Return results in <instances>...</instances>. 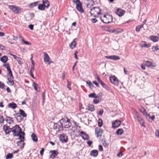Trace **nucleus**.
Segmentation results:
<instances>
[{
	"mask_svg": "<svg viewBox=\"0 0 159 159\" xmlns=\"http://www.w3.org/2000/svg\"><path fill=\"white\" fill-rule=\"evenodd\" d=\"M31 137L32 139L34 141L36 142L37 141L38 138H37V137L34 133H33L31 134Z\"/></svg>",
	"mask_w": 159,
	"mask_h": 159,
	"instance_id": "cd10ccee",
	"label": "nucleus"
},
{
	"mask_svg": "<svg viewBox=\"0 0 159 159\" xmlns=\"http://www.w3.org/2000/svg\"><path fill=\"white\" fill-rule=\"evenodd\" d=\"M86 83L87 84H88L90 89H92L93 87V85L90 81H86Z\"/></svg>",
	"mask_w": 159,
	"mask_h": 159,
	"instance_id": "c9c22d12",
	"label": "nucleus"
},
{
	"mask_svg": "<svg viewBox=\"0 0 159 159\" xmlns=\"http://www.w3.org/2000/svg\"><path fill=\"white\" fill-rule=\"evenodd\" d=\"M44 151V149L43 148H42L40 151V154L41 155H42L43 154V152Z\"/></svg>",
	"mask_w": 159,
	"mask_h": 159,
	"instance_id": "69168bd1",
	"label": "nucleus"
},
{
	"mask_svg": "<svg viewBox=\"0 0 159 159\" xmlns=\"http://www.w3.org/2000/svg\"><path fill=\"white\" fill-rule=\"evenodd\" d=\"M110 81L112 84L116 86H118V79L115 76H110Z\"/></svg>",
	"mask_w": 159,
	"mask_h": 159,
	"instance_id": "39448f33",
	"label": "nucleus"
},
{
	"mask_svg": "<svg viewBox=\"0 0 159 159\" xmlns=\"http://www.w3.org/2000/svg\"><path fill=\"white\" fill-rule=\"evenodd\" d=\"M93 103L95 104L98 103L99 102V101L98 100H97L96 99H94L93 100Z\"/></svg>",
	"mask_w": 159,
	"mask_h": 159,
	"instance_id": "0e129e2a",
	"label": "nucleus"
},
{
	"mask_svg": "<svg viewBox=\"0 0 159 159\" xmlns=\"http://www.w3.org/2000/svg\"><path fill=\"white\" fill-rule=\"evenodd\" d=\"M18 62V63L19 64H21L22 63V59L18 57L16 59Z\"/></svg>",
	"mask_w": 159,
	"mask_h": 159,
	"instance_id": "79ce46f5",
	"label": "nucleus"
},
{
	"mask_svg": "<svg viewBox=\"0 0 159 159\" xmlns=\"http://www.w3.org/2000/svg\"><path fill=\"white\" fill-rule=\"evenodd\" d=\"M96 134L97 135V137H100L102 136V129H96L95 130Z\"/></svg>",
	"mask_w": 159,
	"mask_h": 159,
	"instance_id": "6ab92c4d",
	"label": "nucleus"
},
{
	"mask_svg": "<svg viewBox=\"0 0 159 159\" xmlns=\"http://www.w3.org/2000/svg\"><path fill=\"white\" fill-rule=\"evenodd\" d=\"M3 129L6 135L9 134L11 131V128L9 126L6 125H4L3 126Z\"/></svg>",
	"mask_w": 159,
	"mask_h": 159,
	"instance_id": "6e6552de",
	"label": "nucleus"
},
{
	"mask_svg": "<svg viewBox=\"0 0 159 159\" xmlns=\"http://www.w3.org/2000/svg\"><path fill=\"white\" fill-rule=\"evenodd\" d=\"M22 136L23 137V138H20V137H19V139H20V141H19L17 142V145L18 146H20V144H21V143H22V145L21 146V148H23L24 145V143H23V139L24 138V136Z\"/></svg>",
	"mask_w": 159,
	"mask_h": 159,
	"instance_id": "f3484780",
	"label": "nucleus"
},
{
	"mask_svg": "<svg viewBox=\"0 0 159 159\" xmlns=\"http://www.w3.org/2000/svg\"><path fill=\"white\" fill-rule=\"evenodd\" d=\"M98 149L99 151H102L103 150L102 147V145H99L98 146Z\"/></svg>",
	"mask_w": 159,
	"mask_h": 159,
	"instance_id": "13d9d810",
	"label": "nucleus"
},
{
	"mask_svg": "<svg viewBox=\"0 0 159 159\" xmlns=\"http://www.w3.org/2000/svg\"><path fill=\"white\" fill-rule=\"evenodd\" d=\"M154 49L155 51H157L159 49V46L158 45H156L155 46H153L152 47V49Z\"/></svg>",
	"mask_w": 159,
	"mask_h": 159,
	"instance_id": "8fccbe9b",
	"label": "nucleus"
},
{
	"mask_svg": "<svg viewBox=\"0 0 159 159\" xmlns=\"http://www.w3.org/2000/svg\"><path fill=\"white\" fill-rule=\"evenodd\" d=\"M43 2L45 7H48L49 6V2L48 0H43Z\"/></svg>",
	"mask_w": 159,
	"mask_h": 159,
	"instance_id": "bb28decb",
	"label": "nucleus"
},
{
	"mask_svg": "<svg viewBox=\"0 0 159 159\" xmlns=\"http://www.w3.org/2000/svg\"><path fill=\"white\" fill-rule=\"evenodd\" d=\"M144 64L145 66H146L148 67H155L156 66L155 64L149 61H145L144 62Z\"/></svg>",
	"mask_w": 159,
	"mask_h": 159,
	"instance_id": "f8f14e48",
	"label": "nucleus"
},
{
	"mask_svg": "<svg viewBox=\"0 0 159 159\" xmlns=\"http://www.w3.org/2000/svg\"><path fill=\"white\" fill-rule=\"evenodd\" d=\"M45 7V6H44L43 4H39L38 5V9L39 10H40L42 11H43L44 10Z\"/></svg>",
	"mask_w": 159,
	"mask_h": 159,
	"instance_id": "c85d7f7f",
	"label": "nucleus"
},
{
	"mask_svg": "<svg viewBox=\"0 0 159 159\" xmlns=\"http://www.w3.org/2000/svg\"><path fill=\"white\" fill-rule=\"evenodd\" d=\"M4 120V119L2 116L0 115V122L3 123Z\"/></svg>",
	"mask_w": 159,
	"mask_h": 159,
	"instance_id": "864d4df0",
	"label": "nucleus"
},
{
	"mask_svg": "<svg viewBox=\"0 0 159 159\" xmlns=\"http://www.w3.org/2000/svg\"><path fill=\"white\" fill-rule=\"evenodd\" d=\"M13 156V155L12 153H9L8 154L6 157V159H9L11 158Z\"/></svg>",
	"mask_w": 159,
	"mask_h": 159,
	"instance_id": "ea45409f",
	"label": "nucleus"
},
{
	"mask_svg": "<svg viewBox=\"0 0 159 159\" xmlns=\"http://www.w3.org/2000/svg\"><path fill=\"white\" fill-rule=\"evenodd\" d=\"M22 41L26 45H30L31 44V43H30L28 41H25L24 39H22Z\"/></svg>",
	"mask_w": 159,
	"mask_h": 159,
	"instance_id": "09e8293b",
	"label": "nucleus"
},
{
	"mask_svg": "<svg viewBox=\"0 0 159 159\" xmlns=\"http://www.w3.org/2000/svg\"><path fill=\"white\" fill-rule=\"evenodd\" d=\"M33 86L34 87V89L36 91L38 92L39 91V89L38 88V85L37 84H36L35 82H34L33 83Z\"/></svg>",
	"mask_w": 159,
	"mask_h": 159,
	"instance_id": "473e14b6",
	"label": "nucleus"
},
{
	"mask_svg": "<svg viewBox=\"0 0 159 159\" xmlns=\"http://www.w3.org/2000/svg\"><path fill=\"white\" fill-rule=\"evenodd\" d=\"M6 120L10 124H11L13 122V120H12V118L9 117H8Z\"/></svg>",
	"mask_w": 159,
	"mask_h": 159,
	"instance_id": "2f4dec72",
	"label": "nucleus"
},
{
	"mask_svg": "<svg viewBox=\"0 0 159 159\" xmlns=\"http://www.w3.org/2000/svg\"><path fill=\"white\" fill-rule=\"evenodd\" d=\"M8 106L9 107L12 108L13 109H15L17 107L16 104L12 102L11 103H10L8 105Z\"/></svg>",
	"mask_w": 159,
	"mask_h": 159,
	"instance_id": "4be33fe9",
	"label": "nucleus"
},
{
	"mask_svg": "<svg viewBox=\"0 0 159 159\" xmlns=\"http://www.w3.org/2000/svg\"><path fill=\"white\" fill-rule=\"evenodd\" d=\"M60 123L62 125V127L66 128H69L71 125V123L70 122V120L67 118H62L60 120Z\"/></svg>",
	"mask_w": 159,
	"mask_h": 159,
	"instance_id": "f03ea898",
	"label": "nucleus"
},
{
	"mask_svg": "<svg viewBox=\"0 0 159 159\" xmlns=\"http://www.w3.org/2000/svg\"><path fill=\"white\" fill-rule=\"evenodd\" d=\"M101 21L104 23H109V21H106V19H101Z\"/></svg>",
	"mask_w": 159,
	"mask_h": 159,
	"instance_id": "4d7b16f0",
	"label": "nucleus"
},
{
	"mask_svg": "<svg viewBox=\"0 0 159 159\" xmlns=\"http://www.w3.org/2000/svg\"><path fill=\"white\" fill-rule=\"evenodd\" d=\"M4 83L0 81V88L1 89H3L4 87Z\"/></svg>",
	"mask_w": 159,
	"mask_h": 159,
	"instance_id": "603ef678",
	"label": "nucleus"
},
{
	"mask_svg": "<svg viewBox=\"0 0 159 159\" xmlns=\"http://www.w3.org/2000/svg\"><path fill=\"white\" fill-rule=\"evenodd\" d=\"M43 54L44 61L45 63L48 62V64H50L51 63V62H50V60H51V59H50L49 56L48 55V54L45 52H44Z\"/></svg>",
	"mask_w": 159,
	"mask_h": 159,
	"instance_id": "9d476101",
	"label": "nucleus"
},
{
	"mask_svg": "<svg viewBox=\"0 0 159 159\" xmlns=\"http://www.w3.org/2000/svg\"><path fill=\"white\" fill-rule=\"evenodd\" d=\"M89 98H96L97 96H96V94L95 93H90L89 95Z\"/></svg>",
	"mask_w": 159,
	"mask_h": 159,
	"instance_id": "58836bf2",
	"label": "nucleus"
},
{
	"mask_svg": "<svg viewBox=\"0 0 159 159\" xmlns=\"http://www.w3.org/2000/svg\"><path fill=\"white\" fill-rule=\"evenodd\" d=\"M150 38L153 42L157 41L159 39L158 37L155 36H150Z\"/></svg>",
	"mask_w": 159,
	"mask_h": 159,
	"instance_id": "412c9836",
	"label": "nucleus"
},
{
	"mask_svg": "<svg viewBox=\"0 0 159 159\" xmlns=\"http://www.w3.org/2000/svg\"><path fill=\"white\" fill-rule=\"evenodd\" d=\"M104 113V111L103 109H101L99 111L98 113V114L100 115V116H102L103 113Z\"/></svg>",
	"mask_w": 159,
	"mask_h": 159,
	"instance_id": "c03bdc74",
	"label": "nucleus"
},
{
	"mask_svg": "<svg viewBox=\"0 0 159 159\" xmlns=\"http://www.w3.org/2000/svg\"><path fill=\"white\" fill-rule=\"evenodd\" d=\"M60 140L62 143H66L68 140L67 136L64 134H60L59 137Z\"/></svg>",
	"mask_w": 159,
	"mask_h": 159,
	"instance_id": "0eeeda50",
	"label": "nucleus"
},
{
	"mask_svg": "<svg viewBox=\"0 0 159 159\" xmlns=\"http://www.w3.org/2000/svg\"><path fill=\"white\" fill-rule=\"evenodd\" d=\"M11 131L13 133V135L14 136H18L22 138L23 137L22 136H24L25 133L22 131V129L20 126L17 125L11 128Z\"/></svg>",
	"mask_w": 159,
	"mask_h": 159,
	"instance_id": "f257e3e1",
	"label": "nucleus"
},
{
	"mask_svg": "<svg viewBox=\"0 0 159 159\" xmlns=\"http://www.w3.org/2000/svg\"><path fill=\"white\" fill-rule=\"evenodd\" d=\"M5 48L4 46L0 44V49H1L2 50H3L5 49Z\"/></svg>",
	"mask_w": 159,
	"mask_h": 159,
	"instance_id": "774afa93",
	"label": "nucleus"
},
{
	"mask_svg": "<svg viewBox=\"0 0 159 159\" xmlns=\"http://www.w3.org/2000/svg\"><path fill=\"white\" fill-rule=\"evenodd\" d=\"M76 8L80 12L83 13L84 12V10L82 8V4L81 3H77L76 4Z\"/></svg>",
	"mask_w": 159,
	"mask_h": 159,
	"instance_id": "4468645a",
	"label": "nucleus"
},
{
	"mask_svg": "<svg viewBox=\"0 0 159 159\" xmlns=\"http://www.w3.org/2000/svg\"><path fill=\"white\" fill-rule=\"evenodd\" d=\"M101 10L98 7H94L91 9L90 14L94 17H97L101 14Z\"/></svg>",
	"mask_w": 159,
	"mask_h": 159,
	"instance_id": "7ed1b4c3",
	"label": "nucleus"
},
{
	"mask_svg": "<svg viewBox=\"0 0 159 159\" xmlns=\"http://www.w3.org/2000/svg\"><path fill=\"white\" fill-rule=\"evenodd\" d=\"M93 82L96 86L97 87H99V84H98L96 81H93Z\"/></svg>",
	"mask_w": 159,
	"mask_h": 159,
	"instance_id": "052dcab7",
	"label": "nucleus"
},
{
	"mask_svg": "<svg viewBox=\"0 0 159 159\" xmlns=\"http://www.w3.org/2000/svg\"><path fill=\"white\" fill-rule=\"evenodd\" d=\"M121 124V121L120 120H116L113 123L112 126L113 128H116L119 127Z\"/></svg>",
	"mask_w": 159,
	"mask_h": 159,
	"instance_id": "2eb2a0df",
	"label": "nucleus"
},
{
	"mask_svg": "<svg viewBox=\"0 0 159 159\" xmlns=\"http://www.w3.org/2000/svg\"><path fill=\"white\" fill-rule=\"evenodd\" d=\"M50 152L51 153L50 155V157L51 158H54L58 154V152L56 150H52L50 151Z\"/></svg>",
	"mask_w": 159,
	"mask_h": 159,
	"instance_id": "a211bd4d",
	"label": "nucleus"
},
{
	"mask_svg": "<svg viewBox=\"0 0 159 159\" xmlns=\"http://www.w3.org/2000/svg\"><path fill=\"white\" fill-rule=\"evenodd\" d=\"M136 116L137 117L138 121L140 124L143 126L145 127V125H144V121L141 117L139 115L137 112H136Z\"/></svg>",
	"mask_w": 159,
	"mask_h": 159,
	"instance_id": "423d86ee",
	"label": "nucleus"
},
{
	"mask_svg": "<svg viewBox=\"0 0 159 159\" xmlns=\"http://www.w3.org/2000/svg\"><path fill=\"white\" fill-rule=\"evenodd\" d=\"M38 2H39L37 1L34 2L33 3H31L30 4H29V6L30 7H34L36 6L37 5Z\"/></svg>",
	"mask_w": 159,
	"mask_h": 159,
	"instance_id": "72a5a7b5",
	"label": "nucleus"
},
{
	"mask_svg": "<svg viewBox=\"0 0 159 159\" xmlns=\"http://www.w3.org/2000/svg\"><path fill=\"white\" fill-rule=\"evenodd\" d=\"M88 109L91 111H94L95 110L94 106L90 104H89L88 105Z\"/></svg>",
	"mask_w": 159,
	"mask_h": 159,
	"instance_id": "a878e982",
	"label": "nucleus"
},
{
	"mask_svg": "<svg viewBox=\"0 0 159 159\" xmlns=\"http://www.w3.org/2000/svg\"><path fill=\"white\" fill-rule=\"evenodd\" d=\"M110 59L114 60H117L120 59V57L118 56L113 55L110 56Z\"/></svg>",
	"mask_w": 159,
	"mask_h": 159,
	"instance_id": "b1692460",
	"label": "nucleus"
},
{
	"mask_svg": "<svg viewBox=\"0 0 159 159\" xmlns=\"http://www.w3.org/2000/svg\"><path fill=\"white\" fill-rule=\"evenodd\" d=\"M53 128L57 132L61 131L63 130L62 126L61 124L60 125L57 123H55L54 125Z\"/></svg>",
	"mask_w": 159,
	"mask_h": 159,
	"instance_id": "1a4fd4ad",
	"label": "nucleus"
},
{
	"mask_svg": "<svg viewBox=\"0 0 159 159\" xmlns=\"http://www.w3.org/2000/svg\"><path fill=\"white\" fill-rule=\"evenodd\" d=\"M9 8L15 13H20L21 11L20 8L14 5H9Z\"/></svg>",
	"mask_w": 159,
	"mask_h": 159,
	"instance_id": "20e7f679",
	"label": "nucleus"
},
{
	"mask_svg": "<svg viewBox=\"0 0 159 159\" xmlns=\"http://www.w3.org/2000/svg\"><path fill=\"white\" fill-rule=\"evenodd\" d=\"M145 42H143V44H142V47H147L149 48L151 46V45L150 44H146L145 43Z\"/></svg>",
	"mask_w": 159,
	"mask_h": 159,
	"instance_id": "e433bc0d",
	"label": "nucleus"
},
{
	"mask_svg": "<svg viewBox=\"0 0 159 159\" xmlns=\"http://www.w3.org/2000/svg\"><path fill=\"white\" fill-rule=\"evenodd\" d=\"M75 39H74L70 45V48L71 49H73L75 47L76 44V42L75 41Z\"/></svg>",
	"mask_w": 159,
	"mask_h": 159,
	"instance_id": "5701e85b",
	"label": "nucleus"
},
{
	"mask_svg": "<svg viewBox=\"0 0 159 159\" xmlns=\"http://www.w3.org/2000/svg\"><path fill=\"white\" fill-rule=\"evenodd\" d=\"M98 126L100 127H101L102 125V119H101V118H99L98 120Z\"/></svg>",
	"mask_w": 159,
	"mask_h": 159,
	"instance_id": "4c0bfd02",
	"label": "nucleus"
},
{
	"mask_svg": "<svg viewBox=\"0 0 159 159\" xmlns=\"http://www.w3.org/2000/svg\"><path fill=\"white\" fill-rule=\"evenodd\" d=\"M123 132V129H122L120 128L117 129L116 132V133L118 135H121Z\"/></svg>",
	"mask_w": 159,
	"mask_h": 159,
	"instance_id": "c756f323",
	"label": "nucleus"
},
{
	"mask_svg": "<svg viewBox=\"0 0 159 159\" xmlns=\"http://www.w3.org/2000/svg\"><path fill=\"white\" fill-rule=\"evenodd\" d=\"M140 111L143 114V115H145L146 113H147L146 110H145L144 107L141 108V109H140Z\"/></svg>",
	"mask_w": 159,
	"mask_h": 159,
	"instance_id": "a19ab883",
	"label": "nucleus"
},
{
	"mask_svg": "<svg viewBox=\"0 0 159 159\" xmlns=\"http://www.w3.org/2000/svg\"><path fill=\"white\" fill-rule=\"evenodd\" d=\"M8 60V57L6 56H4L0 58L1 61L3 63H5Z\"/></svg>",
	"mask_w": 159,
	"mask_h": 159,
	"instance_id": "393cba45",
	"label": "nucleus"
},
{
	"mask_svg": "<svg viewBox=\"0 0 159 159\" xmlns=\"http://www.w3.org/2000/svg\"><path fill=\"white\" fill-rule=\"evenodd\" d=\"M80 136L84 140H88L89 136L85 132L81 131L80 132Z\"/></svg>",
	"mask_w": 159,
	"mask_h": 159,
	"instance_id": "ddd939ff",
	"label": "nucleus"
},
{
	"mask_svg": "<svg viewBox=\"0 0 159 159\" xmlns=\"http://www.w3.org/2000/svg\"><path fill=\"white\" fill-rule=\"evenodd\" d=\"M146 117V118L148 119H150L151 116L149 115V114H148V112L146 113V114L144 115Z\"/></svg>",
	"mask_w": 159,
	"mask_h": 159,
	"instance_id": "de8ad7c7",
	"label": "nucleus"
},
{
	"mask_svg": "<svg viewBox=\"0 0 159 159\" xmlns=\"http://www.w3.org/2000/svg\"><path fill=\"white\" fill-rule=\"evenodd\" d=\"M71 83L70 82L68 81H67V87L68 89L70 90H71V88L70 87V86L71 85Z\"/></svg>",
	"mask_w": 159,
	"mask_h": 159,
	"instance_id": "37998d69",
	"label": "nucleus"
},
{
	"mask_svg": "<svg viewBox=\"0 0 159 159\" xmlns=\"http://www.w3.org/2000/svg\"><path fill=\"white\" fill-rule=\"evenodd\" d=\"M155 135L158 137H159V129L157 130L155 132Z\"/></svg>",
	"mask_w": 159,
	"mask_h": 159,
	"instance_id": "3c124183",
	"label": "nucleus"
},
{
	"mask_svg": "<svg viewBox=\"0 0 159 159\" xmlns=\"http://www.w3.org/2000/svg\"><path fill=\"white\" fill-rule=\"evenodd\" d=\"M19 111L20 112V114L23 117H26L27 115L25 113V111L22 110L20 109Z\"/></svg>",
	"mask_w": 159,
	"mask_h": 159,
	"instance_id": "7c9ffc66",
	"label": "nucleus"
},
{
	"mask_svg": "<svg viewBox=\"0 0 159 159\" xmlns=\"http://www.w3.org/2000/svg\"><path fill=\"white\" fill-rule=\"evenodd\" d=\"M34 25H29L28 27L31 30H33Z\"/></svg>",
	"mask_w": 159,
	"mask_h": 159,
	"instance_id": "e2e57ef3",
	"label": "nucleus"
},
{
	"mask_svg": "<svg viewBox=\"0 0 159 159\" xmlns=\"http://www.w3.org/2000/svg\"><path fill=\"white\" fill-rule=\"evenodd\" d=\"M98 152L97 150H93L90 152V155L94 157L97 156L98 155Z\"/></svg>",
	"mask_w": 159,
	"mask_h": 159,
	"instance_id": "aec40b11",
	"label": "nucleus"
},
{
	"mask_svg": "<svg viewBox=\"0 0 159 159\" xmlns=\"http://www.w3.org/2000/svg\"><path fill=\"white\" fill-rule=\"evenodd\" d=\"M102 143L104 147H107L108 146V143L106 142L105 140H102Z\"/></svg>",
	"mask_w": 159,
	"mask_h": 159,
	"instance_id": "49530a36",
	"label": "nucleus"
},
{
	"mask_svg": "<svg viewBox=\"0 0 159 159\" xmlns=\"http://www.w3.org/2000/svg\"><path fill=\"white\" fill-rule=\"evenodd\" d=\"M91 21L93 23H95L98 21V20L96 18H93L92 19Z\"/></svg>",
	"mask_w": 159,
	"mask_h": 159,
	"instance_id": "680f3d73",
	"label": "nucleus"
},
{
	"mask_svg": "<svg viewBox=\"0 0 159 159\" xmlns=\"http://www.w3.org/2000/svg\"><path fill=\"white\" fill-rule=\"evenodd\" d=\"M123 31V30H121L120 29L118 28L114 29L113 30H110V32L114 33L115 34H117L119 33H121Z\"/></svg>",
	"mask_w": 159,
	"mask_h": 159,
	"instance_id": "dca6fc26",
	"label": "nucleus"
},
{
	"mask_svg": "<svg viewBox=\"0 0 159 159\" xmlns=\"http://www.w3.org/2000/svg\"><path fill=\"white\" fill-rule=\"evenodd\" d=\"M140 29L139 28V26L138 25L136 27V31L137 32H139L140 30Z\"/></svg>",
	"mask_w": 159,
	"mask_h": 159,
	"instance_id": "338daca9",
	"label": "nucleus"
},
{
	"mask_svg": "<svg viewBox=\"0 0 159 159\" xmlns=\"http://www.w3.org/2000/svg\"><path fill=\"white\" fill-rule=\"evenodd\" d=\"M78 53V52L76 51L74 53L75 57L76 59H78V57H77V54Z\"/></svg>",
	"mask_w": 159,
	"mask_h": 159,
	"instance_id": "5fc2aeb1",
	"label": "nucleus"
},
{
	"mask_svg": "<svg viewBox=\"0 0 159 159\" xmlns=\"http://www.w3.org/2000/svg\"><path fill=\"white\" fill-rule=\"evenodd\" d=\"M73 2L75 3V4L77 3H81V2L79 1V0H74L73 1Z\"/></svg>",
	"mask_w": 159,
	"mask_h": 159,
	"instance_id": "6e6d98bb",
	"label": "nucleus"
},
{
	"mask_svg": "<svg viewBox=\"0 0 159 159\" xmlns=\"http://www.w3.org/2000/svg\"><path fill=\"white\" fill-rule=\"evenodd\" d=\"M8 75L10 77H11L12 79L14 78V77L13 76L12 74V71L11 70H9L8 71Z\"/></svg>",
	"mask_w": 159,
	"mask_h": 159,
	"instance_id": "a18cd8bd",
	"label": "nucleus"
},
{
	"mask_svg": "<svg viewBox=\"0 0 159 159\" xmlns=\"http://www.w3.org/2000/svg\"><path fill=\"white\" fill-rule=\"evenodd\" d=\"M8 84L10 85H12L14 84V81L11 78L8 79Z\"/></svg>",
	"mask_w": 159,
	"mask_h": 159,
	"instance_id": "f704fd0d",
	"label": "nucleus"
},
{
	"mask_svg": "<svg viewBox=\"0 0 159 159\" xmlns=\"http://www.w3.org/2000/svg\"><path fill=\"white\" fill-rule=\"evenodd\" d=\"M125 11L120 8H118L116 12V14L119 16H123L125 13Z\"/></svg>",
	"mask_w": 159,
	"mask_h": 159,
	"instance_id": "9b49d317",
	"label": "nucleus"
},
{
	"mask_svg": "<svg viewBox=\"0 0 159 159\" xmlns=\"http://www.w3.org/2000/svg\"><path fill=\"white\" fill-rule=\"evenodd\" d=\"M34 66H31V69L30 71V73L32 72L34 70Z\"/></svg>",
	"mask_w": 159,
	"mask_h": 159,
	"instance_id": "bf43d9fd",
	"label": "nucleus"
}]
</instances>
